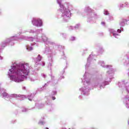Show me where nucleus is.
<instances>
[{"mask_svg": "<svg viewBox=\"0 0 129 129\" xmlns=\"http://www.w3.org/2000/svg\"><path fill=\"white\" fill-rule=\"evenodd\" d=\"M118 31H119V30H117V32H118Z\"/></svg>", "mask_w": 129, "mask_h": 129, "instance_id": "10", "label": "nucleus"}, {"mask_svg": "<svg viewBox=\"0 0 129 129\" xmlns=\"http://www.w3.org/2000/svg\"><path fill=\"white\" fill-rule=\"evenodd\" d=\"M27 49H28V50H30V51L33 50V48H32V47H30V48H27Z\"/></svg>", "mask_w": 129, "mask_h": 129, "instance_id": "5", "label": "nucleus"}, {"mask_svg": "<svg viewBox=\"0 0 129 129\" xmlns=\"http://www.w3.org/2000/svg\"><path fill=\"white\" fill-rule=\"evenodd\" d=\"M53 100H55L56 99V98L55 97H52Z\"/></svg>", "mask_w": 129, "mask_h": 129, "instance_id": "6", "label": "nucleus"}, {"mask_svg": "<svg viewBox=\"0 0 129 129\" xmlns=\"http://www.w3.org/2000/svg\"><path fill=\"white\" fill-rule=\"evenodd\" d=\"M13 78H15V76H13Z\"/></svg>", "mask_w": 129, "mask_h": 129, "instance_id": "9", "label": "nucleus"}, {"mask_svg": "<svg viewBox=\"0 0 129 129\" xmlns=\"http://www.w3.org/2000/svg\"><path fill=\"white\" fill-rule=\"evenodd\" d=\"M10 72L12 74L15 75V78L14 79L15 82H22L23 81L22 79H24L27 75H29L30 67H29L28 63L21 64L19 67H12L10 69Z\"/></svg>", "mask_w": 129, "mask_h": 129, "instance_id": "1", "label": "nucleus"}, {"mask_svg": "<svg viewBox=\"0 0 129 129\" xmlns=\"http://www.w3.org/2000/svg\"><path fill=\"white\" fill-rule=\"evenodd\" d=\"M32 24L33 26H36V27H41L42 26V20L41 19H33L32 20Z\"/></svg>", "mask_w": 129, "mask_h": 129, "instance_id": "2", "label": "nucleus"}, {"mask_svg": "<svg viewBox=\"0 0 129 129\" xmlns=\"http://www.w3.org/2000/svg\"><path fill=\"white\" fill-rule=\"evenodd\" d=\"M45 129H49V128H48V127H46V128H45Z\"/></svg>", "mask_w": 129, "mask_h": 129, "instance_id": "8", "label": "nucleus"}, {"mask_svg": "<svg viewBox=\"0 0 129 129\" xmlns=\"http://www.w3.org/2000/svg\"><path fill=\"white\" fill-rule=\"evenodd\" d=\"M37 59L38 61H41V60H42V57H41V55H40V54L38 55Z\"/></svg>", "mask_w": 129, "mask_h": 129, "instance_id": "4", "label": "nucleus"}, {"mask_svg": "<svg viewBox=\"0 0 129 129\" xmlns=\"http://www.w3.org/2000/svg\"><path fill=\"white\" fill-rule=\"evenodd\" d=\"M113 36H114V37H115V34L113 33Z\"/></svg>", "mask_w": 129, "mask_h": 129, "instance_id": "7", "label": "nucleus"}, {"mask_svg": "<svg viewBox=\"0 0 129 129\" xmlns=\"http://www.w3.org/2000/svg\"><path fill=\"white\" fill-rule=\"evenodd\" d=\"M125 21H126V20H122L121 22H120V25H121V26H124V22H125Z\"/></svg>", "mask_w": 129, "mask_h": 129, "instance_id": "3", "label": "nucleus"}]
</instances>
